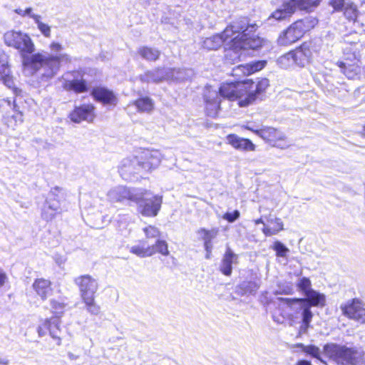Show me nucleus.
<instances>
[{
    "label": "nucleus",
    "mask_w": 365,
    "mask_h": 365,
    "mask_svg": "<svg viewBox=\"0 0 365 365\" xmlns=\"http://www.w3.org/2000/svg\"><path fill=\"white\" fill-rule=\"evenodd\" d=\"M251 75L248 63L240 64L235 67L231 76L237 80L224 82L219 87L220 96L230 101H237L240 108L248 107L258 99H262L269 87V81L267 78H240Z\"/></svg>",
    "instance_id": "1"
},
{
    "label": "nucleus",
    "mask_w": 365,
    "mask_h": 365,
    "mask_svg": "<svg viewBox=\"0 0 365 365\" xmlns=\"http://www.w3.org/2000/svg\"><path fill=\"white\" fill-rule=\"evenodd\" d=\"M249 27L239 25L237 22L229 24L222 33V38L227 48L235 51L258 50L264 46L266 41L255 34L247 31Z\"/></svg>",
    "instance_id": "2"
},
{
    "label": "nucleus",
    "mask_w": 365,
    "mask_h": 365,
    "mask_svg": "<svg viewBox=\"0 0 365 365\" xmlns=\"http://www.w3.org/2000/svg\"><path fill=\"white\" fill-rule=\"evenodd\" d=\"M305 298H279V301L286 304L289 308L293 309L295 304L299 307L296 313L300 312L301 321L298 329V336L307 333L311 327V323L314 314L311 310L312 307H324L326 305V297L324 294L312 289L305 295Z\"/></svg>",
    "instance_id": "3"
},
{
    "label": "nucleus",
    "mask_w": 365,
    "mask_h": 365,
    "mask_svg": "<svg viewBox=\"0 0 365 365\" xmlns=\"http://www.w3.org/2000/svg\"><path fill=\"white\" fill-rule=\"evenodd\" d=\"M50 304L51 312L53 314L54 317L41 320L36 328V332L39 337H44L47 335L49 336L51 341L46 340V346L49 349H53L56 346L61 345L63 339L60 325L58 322L53 320V318H60L63 314L66 304L63 299H53L51 300Z\"/></svg>",
    "instance_id": "4"
},
{
    "label": "nucleus",
    "mask_w": 365,
    "mask_h": 365,
    "mask_svg": "<svg viewBox=\"0 0 365 365\" xmlns=\"http://www.w3.org/2000/svg\"><path fill=\"white\" fill-rule=\"evenodd\" d=\"M318 24L319 19L316 16H307L298 19L279 34L277 43L284 46L292 45L312 31Z\"/></svg>",
    "instance_id": "5"
},
{
    "label": "nucleus",
    "mask_w": 365,
    "mask_h": 365,
    "mask_svg": "<svg viewBox=\"0 0 365 365\" xmlns=\"http://www.w3.org/2000/svg\"><path fill=\"white\" fill-rule=\"evenodd\" d=\"M325 355L337 365H364L365 352L354 347L337 344L324 345Z\"/></svg>",
    "instance_id": "6"
},
{
    "label": "nucleus",
    "mask_w": 365,
    "mask_h": 365,
    "mask_svg": "<svg viewBox=\"0 0 365 365\" xmlns=\"http://www.w3.org/2000/svg\"><path fill=\"white\" fill-rule=\"evenodd\" d=\"M116 201L123 202L130 200L135 202L138 205V212L146 217H154L158 215L161 209L163 203L162 197L152 195L150 197L137 196L128 188H123L116 195Z\"/></svg>",
    "instance_id": "7"
},
{
    "label": "nucleus",
    "mask_w": 365,
    "mask_h": 365,
    "mask_svg": "<svg viewBox=\"0 0 365 365\" xmlns=\"http://www.w3.org/2000/svg\"><path fill=\"white\" fill-rule=\"evenodd\" d=\"M74 283L78 287L82 302L87 311L94 315L98 314L101 308L95 301V294L98 289L96 279L90 274H83L76 277Z\"/></svg>",
    "instance_id": "8"
},
{
    "label": "nucleus",
    "mask_w": 365,
    "mask_h": 365,
    "mask_svg": "<svg viewBox=\"0 0 365 365\" xmlns=\"http://www.w3.org/2000/svg\"><path fill=\"white\" fill-rule=\"evenodd\" d=\"M319 49L316 43L312 40L303 41L295 48L288 51L282 56V61H292V63L299 67H304L309 63L314 53H319Z\"/></svg>",
    "instance_id": "9"
},
{
    "label": "nucleus",
    "mask_w": 365,
    "mask_h": 365,
    "mask_svg": "<svg viewBox=\"0 0 365 365\" xmlns=\"http://www.w3.org/2000/svg\"><path fill=\"white\" fill-rule=\"evenodd\" d=\"M244 128L261 138L264 143L272 147L280 149L287 147V136L279 128L272 126H262L259 129H255L249 126H245Z\"/></svg>",
    "instance_id": "10"
},
{
    "label": "nucleus",
    "mask_w": 365,
    "mask_h": 365,
    "mask_svg": "<svg viewBox=\"0 0 365 365\" xmlns=\"http://www.w3.org/2000/svg\"><path fill=\"white\" fill-rule=\"evenodd\" d=\"M336 65L339 68L340 72L348 79L358 78L361 73V59L359 53L348 51L344 53L341 59Z\"/></svg>",
    "instance_id": "11"
},
{
    "label": "nucleus",
    "mask_w": 365,
    "mask_h": 365,
    "mask_svg": "<svg viewBox=\"0 0 365 365\" xmlns=\"http://www.w3.org/2000/svg\"><path fill=\"white\" fill-rule=\"evenodd\" d=\"M4 43L19 51L21 56L26 53H33L35 46L30 36L20 31H9L4 34Z\"/></svg>",
    "instance_id": "12"
},
{
    "label": "nucleus",
    "mask_w": 365,
    "mask_h": 365,
    "mask_svg": "<svg viewBox=\"0 0 365 365\" xmlns=\"http://www.w3.org/2000/svg\"><path fill=\"white\" fill-rule=\"evenodd\" d=\"M129 252L141 258L151 257L157 253L163 256L170 254L168 243L163 240H156L151 245H148L145 240H140L130 248Z\"/></svg>",
    "instance_id": "13"
},
{
    "label": "nucleus",
    "mask_w": 365,
    "mask_h": 365,
    "mask_svg": "<svg viewBox=\"0 0 365 365\" xmlns=\"http://www.w3.org/2000/svg\"><path fill=\"white\" fill-rule=\"evenodd\" d=\"M0 113L4 124L13 129L24 122V113L19 110L15 99L13 101L9 98L0 99Z\"/></svg>",
    "instance_id": "14"
},
{
    "label": "nucleus",
    "mask_w": 365,
    "mask_h": 365,
    "mask_svg": "<svg viewBox=\"0 0 365 365\" xmlns=\"http://www.w3.org/2000/svg\"><path fill=\"white\" fill-rule=\"evenodd\" d=\"M140 173H148L157 168L160 163V154L157 150L143 149L135 155Z\"/></svg>",
    "instance_id": "15"
},
{
    "label": "nucleus",
    "mask_w": 365,
    "mask_h": 365,
    "mask_svg": "<svg viewBox=\"0 0 365 365\" xmlns=\"http://www.w3.org/2000/svg\"><path fill=\"white\" fill-rule=\"evenodd\" d=\"M363 301L359 298H353L340 306L342 314L349 319L362 324L365 315V307Z\"/></svg>",
    "instance_id": "16"
},
{
    "label": "nucleus",
    "mask_w": 365,
    "mask_h": 365,
    "mask_svg": "<svg viewBox=\"0 0 365 365\" xmlns=\"http://www.w3.org/2000/svg\"><path fill=\"white\" fill-rule=\"evenodd\" d=\"M96 117V107L93 103H83L75 106L68 115L69 119L76 123L83 121L93 123Z\"/></svg>",
    "instance_id": "17"
},
{
    "label": "nucleus",
    "mask_w": 365,
    "mask_h": 365,
    "mask_svg": "<svg viewBox=\"0 0 365 365\" xmlns=\"http://www.w3.org/2000/svg\"><path fill=\"white\" fill-rule=\"evenodd\" d=\"M91 95L93 98L103 106L115 107L118 103V98L115 93L108 88L97 86L91 89Z\"/></svg>",
    "instance_id": "18"
},
{
    "label": "nucleus",
    "mask_w": 365,
    "mask_h": 365,
    "mask_svg": "<svg viewBox=\"0 0 365 365\" xmlns=\"http://www.w3.org/2000/svg\"><path fill=\"white\" fill-rule=\"evenodd\" d=\"M73 78L65 79L62 87L64 90L75 93H86L89 91V84L83 78V74L73 71Z\"/></svg>",
    "instance_id": "19"
},
{
    "label": "nucleus",
    "mask_w": 365,
    "mask_h": 365,
    "mask_svg": "<svg viewBox=\"0 0 365 365\" xmlns=\"http://www.w3.org/2000/svg\"><path fill=\"white\" fill-rule=\"evenodd\" d=\"M31 287L36 296L42 301L47 300L53 292L51 281L43 277L35 279Z\"/></svg>",
    "instance_id": "20"
},
{
    "label": "nucleus",
    "mask_w": 365,
    "mask_h": 365,
    "mask_svg": "<svg viewBox=\"0 0 365 365\" xmlns=\"http://www.w3.org/2000/svg\"><path fill=\"white\" fill-rule=\"evenodd\" d=\"M118 172L121 177L126 180L135 174L141 173L135 155L124 158L118 166Z\"/></svg>",
    "instance_id": "21"
},
{
    "label": "nucleus",
    "mask_w": 365,
    "mask_h": 365,
    "mask_svg": "<svg viewBox=\"0 0 365 365\" xmlns=\"http://www.w3.org/2000/svg\"><path fill=\"white\" fill-rule=\"evenodd\" d=\"M264 219L266 224H264L262 229L264 236L271 237L276 235L284 230V225L281 218L269 215H264Z\"/></svg>",
    "instance_id": "22"
},
{
    "label": "nucleus",
    "mask_w": 365,
    "mask_h": 365,
    "mask_svg": "<svg viewBox=\"0 0 365 365\" xmlns=\"http://www.w3.org/2000/svg\"><path fill=\"white\" fill-rule=\"evenodd\" d=\"M227 142L233 148L241 151H255L256 145L251 140L240 138L236 134L230 133L226 136Z\"/></svg>",
    "instance_id": "23"
},
{
    "label": "nucleus",
    "mask_w": 365,
    "mask_h": 365,
    "mask_svg": "<svg viewBox=\"0 0 365 365\" xmlns=\"http://www.w3.org/2000/svg\"><path fill=\"white\" fill-rule=\"evenodd\" d=\"M197 232L200 235V238L203 241L204 248L206 251V257L208 259L212 252V240L219 235L220 230L218 227H213L210 230L201 227Z\"/></svg>",
    "instance_id": "24"
},
{
    "label": "nucleus",
    "mask_w": 365,
    "mask_h": 365,
    "mask_svg": "<svg viewBox=\"0 0 365 365\" xmlns=\"http://www.w3.org/2000/svg\"><path fill=\"white\" fill-rule=\"evenodd\" d=\"M296 9L291 0L283 3L280 8L275 9L269 16L268 19H274L277 21H282L289 19L294 13Z\"/></svg>",
    "instance_id": "25"
},
{
    "label": "nucleus",
    "mask_w": 365,
    "mask_h": 365,
    "mask_svg": "<svg viewBox=\"0 0 365 365\" xmlns=\"http://www.w3.org/2000/svg\"><path fill=\"white\" fill-rule=\"evenodd\" d=\"M238 256L230 247H227L221 260L220 271L225 276L232 272V264H237Z\"/></svg>",
    "instance_id": "26"
},
{
    "label": "nucleus",
    "mask_w": 365,
    "mask_h": 365,
    "mask_svg": "<svg viewBox=\"0 0 365 365\" xmlns=\"http://www.w3.org/2000/svg\"><path fill=\"white\" fill-rule=\"evenodd\" d=\"M0 79L3 83L12 90L16 95H20L21 93V89L15 86L14 78L11 75V72L9 65L3 64L0 69Z\"/></svg>",
    "instance_id": "27"
},
{
    "label": "nucleus",
    "mask_w": 365,
    "mask_h": 365,
    "mask_svg": "<svg viewBox=\"0 0 365 365\" xmlns=\"http://www.w3.org/2000/svg\"><path fill=\"white\" fill-rule=\"evenodd\" d=\"M205 110L206 115L211 118L217 116L220 110V101L215 94V96L211 95H205Z\"/></svg>",
    "instance_id": "28"
},
{
    "label": "nucleus",
    "mask_w": 365,
    "mask_h": 365,
    "mask_svg": "<svg viewBox=\"0 0 365 365\" xmlns=\"http://www.w3.org/2000/svg\"><path fill=\"white\" fill-rule=\"evenodd\" d=\"M43 56L41 53H26L22 58V63L24 66L30 67L35 71H38L42 68L43 62Z\"/></svg>",
    "instance_id": "29"
},
{
    "label": "nucleus",
    "mask_w": 365,
    "mask_h": 365,
    "mask_svg": "<svg viewBox=\"0 0 365 365\" xmlns=\"http://www.w3.org/2000/svg\"><path fill=\"white\" fill-rule=\"evenodd\" d=\"M137 53L142 59L148 62L158 61L161 55V52L158 49L148 46H140L137 50Z\"/></svg>",
    "instance_id": "30"
},
{
    "label": "nucleus",
    "mask_w": 365,
    "mask_h": 365,
    "mask_svg": "<svg viewBox=\"0 0 365 365\" xmlns=\"http://www.w3.org/2000/svg\"><path fill=\"white\" fill-rule=\"evenodd\" d=\"M139 113H150L154 110V102L148 96H141L131 102Z\"/></svg>",
    "instance_id": "31"
},
{
    "label": "nucleus",
    "mask_w": 365,
    "mask_h": 365,
    "mask_svg": "<svg viewBox=\"0 0 365 365\" xmlns=\"http://www.w3.org/2000/svg\"><path fill=\"white\" fill-rule=\"evenodd\" d=\"M322 0H291L293 5L297 10L303 11L306 12L313 11L317 6H319Z\"/></svg>",
    "instance_id": "32"
},
{
    "label": "nucleus",
    "mask_w": 365,
    "mask_h": 365,
    "mask_svg": "<svg viewBox=\"0 0 365 365\" xmlns=\"http://www.w3.org/2000/svg\"><path fill=\"white\" fill-rule=\"evenodd\" d=\"M61 62V56H44L43 62L42 63V68H46L48 70L51 71L58 70L60 67Z\"/></svg>",
    "instance_id": "33"
},
{
    "label": "nucleus",
    "mask_w": 365,
    "mask_h": 365,
    "mask_svg": "<svg viewBox=\"0 0 365 365\" xmlns=\"http://www.w3.org/2000/svg\"><path fill=\"white\" fill-rule=\"evenodd\" d=\"M344 16L349 21L355 22L359 16L357 6L352 1H349L342 10Z\"/></svg>",
    "instance_id": "34"
},
{
    "label": "nucleus",
    "mask_w": 365,
    "mask_h": 365,
    "mask_svg": "<svg viewBox=\"0 0 365 365\" xmlns=\"http://www.w3.org/2000/svg\"><path fill=\"white\" fill-rule=\"evenodd\" d=\"M237 288L238 294L245 295L255 291L257 289V285L254 282L248 281L240 283L237 285Z\"/></svg>",
    "instance_id": "35"
},
{
    "label": "nucleus",
    "mask_w": 365,
    "mask_h": 365,
    "mask_svg": "<svg viewBox=\"0 0 365 365\" xmlns=\"http://www.w3.org/2000/svg\"><path fill=\"white\" fill-rule=\"evenodd\" d=\"M146 239H157L160 237L161 232L158 227L154 225H148L143 229Z\"/></svg>",
    "instance_id": "36"
},
{
    "label": "nucleus",
    "mask_w": 365,
    "mask_h": 365,
    "mask_svg": "<svg viewBox=\"0 0 365 365\" xmlns=\"http://www.w3.org/2000/svg\"><path fill=\"white\" fill-rule=\"evenodd\" d=\"M311 286V281L307 277L301 278L297 284L298 289L302 291L305 295L309 291L312 290Z\"/></svg>",
    "instance_id": "37"
},
{
    "label": "nucleus",
    "mask_w": 365,
    "mask_h": 365,
    "mask_svg": "<svg viewBox=\"0 0 365 365\" xmlns=\"http://www.w3.org/2000/svg\"><path fill=\"white\" fill-rule=\"evenodd\" d=\"M346 0H329L328 4L332 8V12H341L346 6Z\"/></svg>",
    "instance_id": "38"
},
{
    "label": "nucleus",
    "mask_w": 365,
    "mask_h": 365,
    "mask_svg": "<svg viewBox=\"0 0 365 365\" xmlns=\"http://www.w3.org/2000/svg\"><path fill=\"white\" fill-rule=\"evenodd\" d=\"M267 64L264 60L255 61L248 63L250 74H253L263 69Z\"/></svg>",
    "instance_id": "39"
},
{
    "label": "nucleus",
    "mask_w": 365,
    "mask_h": 365,
    "mask_svg": "<svg viewBox=\"0 0 365 365\" xmlns=\"http://www.w3.org/2000/svg\"><path fill=\"white\" fill-rule=\"evenodd\" d=\"M273 249L278 257H284L289 251V250L279 241H276L274 243Z\"/></svg>",
    "instance_id": "40"
},
{
    "label": "nucleus",
    "mask_w": 365,
    "mask_h": 365,
    "mask_svg": "<svg viewBox=\"0 0 365 365\" xmlns=\"http://www.w3.org/2000/svg\"><path fill=\"white\" fill-rule=\"evenodd\" d=\"M304 353L307 355H310L312 357L319 359L320 358V349L315 345H308L304 349Z\"/></svg>",
    "instance_id": "41"
},
{
    "label": "nucleus",
    "mask_w": 365,
    "mask_h": 365,
    "mask_svg": "<svg viewBox=\"0 0 365 365\" xmlns=\"http://www.w3.org/2000/svg\"><path fill=\"white\" fill-rule=\"evenodd\" d=\"M55 215V210L52 209L51 206L44 207L41 212L42 218L46 221L52 220Z\"/></svg>",
    "instance_id": "42"
},
{
    "label": "nucleus",
    "mask_w": 365,
    "mask_h": 365,
    "mask_svg": "<svg viewBox=\"0 0 365 365\" xmlns=\"http://www.w3.org/2000/svg\"><path fill=\"white\" fill-rule=\"evenodd\" d=\"M240 216V212L239 210H235L232 212H227L223 214L222 218L227 221L228 222H234L237 220Z\"/></svg>",
    "instance_id": "43"
},
{
    "label": "nucleus",
    "mask_w": 365,
    "mask_h": 365,
    "mask_svg": "<svg viewBox=\"0 0 365 365\" xmlns=\"http://www.w3.org/2000/svg\"><path fill=\"white\" fill-rule=\"evenodd\" d=\"M37 26L41 34L46 38L51 37V27L41 21H37Z\"/></svg>",
    "instance_id": "44"
},
{
    "label": "nucleus",
    "mask_w": 365,
    "mask_h": 365,
    "mask_svg": "<svg viewBox=\"0 0 365 365\" xmlns=\"http://www.w3.org/2000/svg\"><path fill=\"white\" fill-rule=\"evenodd\" d=\"M145 75L152 78L153 81V82H155V83H158V82H160L162 81L163 79H164V77L163 76H160V77H158V78H154L153 76V72L152 71H148L145 73Z\"/></svg>",
    "instance_id": "45"
},
{
    "label": "nucleus",
    "mask_w": 365,
    "mask_h": 365,
    "mask_svg": "<svg viewBox=\"0 0 365 365\" xmlns=\"http://www.w3.org/2000/svg\"><path fill=\"white\" fill-rule=\"evenodd\" d=\"M49 47L51 50L56 51H58L61 50V48H62L61 45L58 42L51 43Z\"/></svg>",
    "instance_id": "46"
},
{
    "label": "nucleus",
    "mask_w": 365,
    "mask_h": 365,
    "mask_svg": "<svg viewBox=\"0 0 365 365\" xmlns=\"http://www.w3.org/2000/svg\"><path fill=\"white\" fill-rule=\"evenodd\" d=\"M7 281V276L5 272L0 270V287L4 286Z\"/></svg>",
    "instance_id": "47"
},
{
    "label": "nucleus",
    "mask_w": 365,
    "mask_h": 365,
    "mask_svg": "<svg viewBox=\"0 0 365 365\" xmlns=\"http://www.w3.org/2000/svg\"><path fill=\"white\" fill-rule=\"evenodd\" d=\"M255 223L256 225L262 224L264 226V224H266V220L264 219V216H261L259 218L256 219L255 220Z\"/></svg>",
    "instance_id": "48"
},
{
    "label": "nucleus",
    "mask_w": 365,
    "mask_h": 365,
    "mask_svg": "<svg viewBox=\"0 0 365 365\" xmlns=\"http://www.w3.org/2000/svg\"><path fill=\"white\" fill-rule=\"evenodd\" d=\"M295 365H312L309 361L301 359L297 361Z\"/></svg>",
    "instance_id": "49"
},
{
    "label": "nucleus",
    "mask_w": 365,
    "mask_h": 365,
    "mask_svg": "<svg viewBox=\"0 0 365 365\" xmlns=\"http://www.w3.org/2000/svg\"><path fill=\"white\" fill-rule=\"evenodd\" d=\"M293 346L295 348H299L302 349V351L303 352H304V349L306 348L307 346L304 345L302 343H297V344H294Z\"/></svg>",
    "instance_id": "50"
},
{
    "label": "nucleus",
    "mask_w": 365,
    "mask_h": 365,
    "mask_svg": "<svg viewBox=\"0 0 365 365\" xmlns=\"http://www.w3.org/2000/svg\"><path fill=\"white\" fill-rule=\"evenodd\" d=\"M8 364H9V360L0 359V365H8Z\"/></svg>",
    "instance_id": "51"
},
{
    "label": "nucleus",
    "mask_w": 365,
    "mask_h": 365,
    "mask_svg": "<svg viewBox=\"0 0 365 365\" xmlns=\"http://www.w3.org/2000/svg\"><path fill=\"white\" fill-rule=\"evenodd\" d=\"M155 72L157 73H161L163 72V68L158 67L155 69Z\"/></svg>",
    "instance_id": "52"
},
{
    "label": "nucleus",
    "mask_w": 365,
    "mask_h": 365,
    "mask_svg": "<svg viewBox=\"0 0 365 365\" xmlns=\"http://www.w3.org/2000/svg\"><path fill=\"white\" fill-rule=\"evenodd\" d=\"M361 135L365 137V125L363 126L362 130L361 132Z\"/></svg>",
    "instance_id": "53"
},
{
    "label": "nucleus",
    "mask_w": 365,
    "mask_h": 365,
    "mask_svg": "<svg viewBox=\"0 0 365 365\" xmlns=\"http://www.w3.org/2000/svg\"><path fill=\"white\" fill-rule=\"evenodd\" d=\"M31 8H27L26 10H25V12L26 14H29L31 11Z\"/></svg>",
    "instance_id": "54"
},
{
    "label": "nucleus",
    "mask_w": 365,
    "mask_h": 365,
    "mask_svg": "<svg viewBox=\"0 0 365 365\" xmlns=\"http://www.w3.org/2000/svg\"><path fill=\"white\" fill-rule=\"evenodd\" d=\"M16 12L19 14H22L21 12V10H19V9H16Z\"/></svg>",
    "instance_id": "55"
},
{
    "label": "nucleus",
    "mask_w": 365,
    "mask_h": 365,
    "mask_svg": "<svg viewBox=\"0 0 365 365\" xmlns=\"http://www.w3.org/2000/svg\"><path fill=\"white\" fill-rule=\"evenodd\" d=\"M147 193H148V192H147V191H145V192L143 193V195H145V194H147Z\"/></svg>",
    "instance_id": "56"
}]
</instances>
